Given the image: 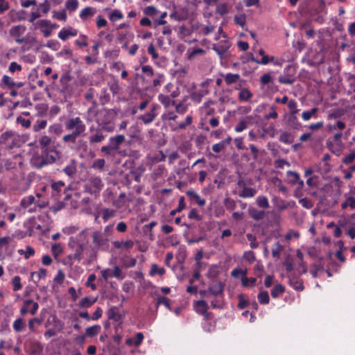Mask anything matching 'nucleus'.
Instances as JSON below:
<instances>
[{
  "label": "nucleus",
  "instance_id": "nucleus-63",
  "mask_svg": "<svg viewBox=\"0 0 355 355\" xmlns=\"http://www.w3.org/2000/svg\"><path fill=\"white\" fill-rule=\"evenodd\" d=\"M101 151L105 155H114L116 153L112 146L108 144L107 146H103L101 148Z\"/></svg>",
  "mask_w": 355,
  "mask_h": 355
},
{
  "label": "nucleus",
  "instance_id": "nucleus-37",
  "mask_svg": "<svg viewBox=\"0 0 355 355\" xmlns=\"http://www.w3.org/2000/svg\"><path fill=\"white\" fill-rule=\"evenodd\" d=\"M101 330V326L95 324L94 326L87 327L85 330V335L88 337H93L97 335Z\"/></svg>",
  "mask_w": 355,
  "mask_h": 355
},
{
  "label": "nucleus",
  "instance_id": "nucleus-3",
  "mask_svg": "<svg viewBox=\"0 0 355 355\" xmlns=\"http://www.w3.org/2000/svg\"><path fill=\"white\" fill-rule=\"evenodd\" d=\"M119 110L103 109L98 113L97 121L102 125V128L107 131H112L114 128L110 124L117 115Z\"/></svg>",
  "mask_w": 355,
  "mask_h": 355
},
{
  "label": "nucleus",
  "instance_id": "nucleus-50",
  "mask_svg": "<svg viewBox=\"0 0 355 355\" xmlns=\"http://www.w3.org/2000/svg\"><path fill=\"white\" fill-rule=\"evenodd\" d=\"M47 121L46 120H37L33 125V128L35 132H38L46 128Z\"/></svg>",
  "mask_w": 355,
  "mask_h": 355
},
{
  "label": "nucleus",
  "instance_id": "nucleus-34",
  "mask_svg": "<svg viewBox=\"0 0 355 355\" xmlns=\"http://www.w3.org/2000/svg\"><path fill=\"white\" fill-rule=\"evenodd\" d=\"M256 193L255 189L250 187H244L243 190L239 193L241 198H251L253 197Z\"/></svg>",
  "mask_w": 355,
  "mask_h": 355
},
{
  "label": "nucleus",
  "instance_id": "nucleus-49",
  "mask_svg": "<svg viewBox=\"0 0 355 355\" xmlns=\"http://www.w3.org/2000/svg\"><path fill=\"white\" fill-rule=\"evenodd\" d=\"M123 17L122 12L117 9L114 10L109 15V19L112 21L121 19Z\"/></svg>",
  "mask_w": 355,
  "mask_h": 355
},
{
  "label": "nucleus",
  "instance_id": "nucleus-42",
  "mask_svg": "<svg viewBox=\"0 0 355 355\" xmlns=\"http://www.w3.org/2000/svg\"><path fill=\"white\" fill-rule=\"evenodd\" d=\"M257 298L261 304H268L270 302L268 293L266 291L260 292L258 294Z\"/></svg>",
  "mask_w": 355,
  "mask_h": 355
},
{
  "label": "nucleus",
  "instance_id": "nucleus-4",
  "mask_svg": "<svg viewBox=\"0 0 355 355\" xmlns=\"http://www.w3.org/2000/svg\"><path fill=\"white\" fill-rule=\"evenodd\" d=\"M104 184L98 176L93 175L89 178L84 186L85 191L97 196L102 190Z\"/></svg>",
  "mask_w": 355,
  "mask_h": 355
},
{
  "label": "nucleus",
  "instance_id": "nucleus-15",
  "mask_svg": "<svg viewBox=\"0 0 355 355\" xmlns=\"http://www.w3.org/2000/svg\"><path fill=\"white\" fill-rule=\"evenodd\" d=\"M125 136L123 135H118L114 137H111L109 139V144L112 146V148L116 152L120 146L125 141Z\"/></svg>",
  "mask_w": 355,
  "mask_h": 355
},
{
  "label": "nucleus",
  "instance_id": "nucleus-28",
  "mask_svg": "<svg viewBox=\"0 0 355 355\" xmlns=\"http://www.w3.org/2000/svg\"><path fill=\"white\" fill-rule=\"evenodd\" d=\"M341 209L343 210H345L347 209L348 207L350 208V209L353 210L355 209V197L354 196H349L347 197L345 200L342 202Z\"/></svg>",
  "mask_w": 355,
  "mask_h": 355
},
{
  "label": "nucleus",
  "instance_id": "nucleus-30",
  "mask_svg": "<svg viewBox=\"0 0 355 355\" xmlns=\"http://www.w3.org/2000/svg\"><path fill=\"white\" fill-rule=\"evenodd\" d=\"M35 204H36V200H35V197L32 195L24 197L21 200V202H20L21 206L24 209L28 208L32 205H35Z\"/></svg>",
  "mask_w": 355,
  "mask_h": 355
},
{
  "label": "nucleus",
  "instance_id": "nucleus-32",
  "mask_svg": "<svg viewBox=\"0 0 355 355\" xmlns=\"http://www.w3.org/2000/svg\"><path fill=\"white\" fill-rule=\"evenodd\" d=\"M252 96V93L248 89L243 88L241 89L238 98L240 101H248Z\"/></svg>",
  "mask_w": 355,
  "mask_h": 355
},
{
  "label": "nucleus",
  "instance_id": "nucleus-21",
  "mask_svg": "<svg viewBox=\"0 0 355 355\" xmlns=\"http://www.w3.org/2000/svg\"><path fill=\"white\" fill-rule=\"evenodd\" d=\"M63 171L69 177L73 178L77 171L76 160L71 159L69 164L64 168Z\"/></svg>",
  "mask_w": 355,
  "mask_h": 355
},
{
  "label": "nucleus",
  "instance_id": "nucleus-56",
  "mask_svg": "<svg viewBox=\"0 0 355 355\" xmlns=\"http://www.w3.org/2000/svg\"><path fill=\"white\" fill-rule=\"evenodd\" d=\"M355 160V150H351L350 153L348 155L345 156L342 162L343 164L348 165L352 164Z\"/></svg>",
  "mask_w": 355,
  "mask_h": 355
},
{
  "label": "nucleus",
  "instance_id": "nucleus-1",
  "mask_svg": "<svg viewBox=\"0 0 355 355\" xmlns=\"http://www.w3.org/2000/svg\"><path fill=\"white\" fill-rule=\"evenodd\" d=\"M65 128L72 132L64 135L62 137V141L64 143L76 144L78 150L86 151L87 144L83 139L77 138L85 135L86 125L79 116L71 117L67 119L64 123Z\"/></svg>",
  "mask_w": 355,
  "mask_h": 355
},
{
  "label": "nucleus",
  "instance_id": "nucleus-20",
  "mask_svg": "<svg viewBox=\"0 0 355 355\" xmlns=\"http://www.w3.org/2000/svg\"><path fill=\"white\" fill-rule=\"evenodd\" d=\"M107 315L109 320L114 322H119L121 319V315L119 309L116 306H112L107 311Z\"/></svg>",
  "mask_w": 355,
  "mask_h": 355
},
{
  "label": "nucleus",
  "instance_id": "nucleus-25",
  "mask_svg": "<svg viewBox=\"0 0 355 355\" xmlns=\"http://www.w3.org/2000/svg\"><path fill=\"white\" fill-rule=\"evenodd\" d=\"M209 93V90L207 89H205V90H201V91H199V92H192L191 94H190V98L191 99V101H193V102H196V103H200L201 101H202V98L205 96L207 95V94Z\"/></svg>",
  "mask_w": 355,
  "mask_h": 355
},
{
  "label": "nucleus",
  "instance_id": "nucleus-57",
  "mask_svg": "<svg viewBox=\"0 0 355 355\" xmlns=\"http://www.w3.org/2000/svg\"><path fill=\"white\" fill-rule=\"evenodd\" d=\"M78 6V1L77 0H68L66 2L65 6L67 10L70 12L75 11Z\"/></svg>",
  "mask_w": 355,
  "mask_h": 355
},
{
  "label": "nucleus",
  "instance_id": "nucleus-26",
  "mask_svg": "<svg viewBox=\"0 0 355 355\" xmlns=\"http://www.w3.org/2000/svg\"><path fill=\"white\" fill-rule=\"evenodd\" d=\"M158 100L166 108L168 107L170 105H175V101L174 100H171L169 96L159 94L158 96Z\"/></svg>",
  "mask_w": 355,
  "mask_h": 355
},
{
  "label": "nucleus",
  "instance_id": "nucleus-13",
  "mask_svg": "<svg viewBox=\"0 0 355 355\" xmlns=\"http://www.w3.org/2000/svg\"><path fill=\"white\" fill-rule=\"evenodd\" d=\"M87 229H85L82 230L78 234L75 236H71L69 238V242L80 244L87 247L89 240H88V234H87Z\"/></svg>",
  "mask_w": 355,
  "mask_h": 355
},
{
  "label": "nucleus",
  "instance_id": "nucleus-11",
  "mask_svg": "<svg viewBox=\"0 0 355 355\" xmlns=\"http://www.w3.org/2000/svg\"><path fill=\"white\" fill-rule=\"evenodd\" d=\"M38 308L37 302H33L32 300H25L23 302V306L20 309V314L24 315L30 312L31 315H35Z\"/></svg>",
  "mask_w": 355,
  "mask_h": 355
},
{
  "label": "nucleus",
  "instance_id": "nucleus-44",
  "mask_svg": "<svg viewBox=\"0 0 355 355\" xmlns=\"http://www.w3.org/2000/svg\"><path fill=\"white\" fill-rule=\"evenodd\" d=\"M257 204L259 207L266 209L269 207L268 200L266 196H259L256 200Z\"/></svg>",
  "mask_w": 355,
  "mask_h": 355
},
{
  "label": "nucleus",
  "instance_id": "nucleus-8",
  "mask_svg": "<svg viewBox=\"0 0 355 355\" xmlns=\"http://www.w3.org/2000/svg\"><path fill=\"white\" fill-rule=\"evenodd\" d=\"M295 67L289 64L285 67L284 74L279 77L278 80L282 84L293 85L295 82Z\"/></svg>",
  "mask_w": 355,
  "mask_h": 355
},
{
  "label": "nucleus",
  "instance_id": "nucleus-14",
  "mask_svg": "<svg viewBox=\"0 0 355 355\" xmlns=\"http://www.w3.org/2000/svg\"><path fill=\"white\" fill-rule=\"evenodd\" d=\"M289 279V284L292 286L295 290L302 291L304 290V286L302 280L300 278L298 275H291L288 276Z\"/></svg>",
  "mask_w": 355,
  "mask_h": 355
},
{
  "label": "nucleus",
  "instance_id": "nucleus-39",
  "mask_svg": "<svg viewBox=\"0 0 355 355\" xmlns=\"http://www.w3.org/2000/svg\"><path fill=\"white\" fill-rule=\"evenodd\" d=\"M14 137V132L12 130H7L2 133L0 136V144H6L8 140L11 139Z\"/></svg>",
  "mask_w": 355,
  "mask_h": 355
},
{
  "label": "nucleus",
  "instance_id": "nucleus-29",
  "mask_svg": "<svg viewBox=\"0 0 355 355\" xmlns=\"http://www.w3.org/2000/svg\"><path fill=\"white\" fill-rule=\"evenodd\" d=\"M95 12V8L92 7H86L81 10L80 13V17L83 20H86L88 17H92Z\"/></svg>",
  "mask_w": 355,
  "mask_h": 355
},
{
  "label": "nucleus",
  "instance_id": "nucleus-31",
  "mask_svg": "<svg viewBox=\"0 0 355 355\" xmlns=\"http://www.w3.org/2000/svg\"><path fill=\"white\" fill-rule=\"evenodd\" d=\"M114 246L117 249L125 248V249H131L134 245V242L131 240H128L125 241H116L113 243Z\"/></svg>",
  "mask_w": 355,
  "mask_h": 355
},
{
  "label": "nucleus",
  "instance_id": "nucleus-36",
  "mask_svg": "<svg viewBox=\"0 0 355 355\" xmlns=\"http://www.w3.org/2000/svg\"><path fill=\"white\" fill-rule=\"evenodd\" d=\"M285 291V288L282 284L275 285L271 290V295L273 298L279 297Z\"/></svg>",
  "mask_w": 355,
  "mask_h": 355
},
{
  "label": "nucleus",
  "instance_id": "nucleus-40",
  "mask_svg": "<svg viewBox=\"0 0 355 355\" xmlns=\"http://www.w3.org/2000/svg\"><path fill=\"white\" fill-rule=\"evenodd\" d=\"M279 140L284 144H290L293 142V136L287 132H284L280 135Z\"/></svg>",
  "mask_w": 355,
  "mask_h": 355
},
{
  "label": "nucleus",
  "instance_id": "nucleus-41",
  "mask_svg": "<svg viewBox=\"0 0 355 355\" xmlns=\"http://www.w3.org/2000/svg\"><path fill=\"white\" fill-rule=\"evenodd\" d=\"M323 269L324 266L322 263H314L311 266L310 272L312 274L313 277L315 278L318 276V272Z\"/></svg>",
  "mask_w": 355,
  "mask_h": 355
},
{
  "label": "nucleus",
  "instance_id": "nucleus-18",
  "mask_svg": "<svg viewBox=\"0 0 355 355\" xmlns=\"http://www.w3.org/2000/svg\"><path fill=\"white\" fill-rule=\"evenodd\" d=\"M31 164L32 167L36 169H41L44 168V166H46L44 156H42L41 154L33 156V157L31 159Z\"/></svg>",
  "mask_w": 355,
  "mask_h": 355
},
{
  "label": "nucleus",
  "instance_id": "nucleus-45",
  "mask_svg": "<svg viewBox=\"0 0 355 355\" xmlns=\"http://www.w3.org/2000/svg\"><path fill=\"white\" fill-rule=\"evenodd\" d=\"M240 78V76L237 73H227L225 76V81L227 85L236 83Z\"/></svg>",
  "mask_w": 355,
  "mask_h": 355
},
{
  "label": "nucleus",
  "instance_id": "nucleus-52",
  "mask_svg": "<svg viewBox=\"0 0 355 355\" xmlns=\"http://www.w3.org/2000/svg\"><path fill=\"white\" fill-rule=\"evenodd\" d=\"M166 270L164 268H158L156 264H153L150 270V275L153 276L155 274H158L162 276L165 273Z\"/></svg>",
  "mask_w": 355,
  "mask_h": 355
},
{
  "label": "nucleus",
  "instance_id": "nucleus-43",
  "mask_svg": "<svg viewBox=\"0 0 355 355\" xmlns=\"http://www.w3.org/2000/svg\"><path fill=\"white\" fill-rule=\"evenodd\" d=\"M25 324L24 322V319L22 318H17L13 322V329L16 332H21L22 329L24 328Z\"/></svg>",
  "mask_w": 355,
  "mask_h": 355
},
{
  "label": "nucleus",
  "instance_id": "nucleus-62",
  "mask_svg": "<svg viewBox=\"0 0 355 355\" xmlns=\"http://www.w3.org/2000/svg\"><path fill=\"white\" fill-rule=\"evenodd\" d=\"M234 21L237 25L243 27L245 24V15L244 14L235 15Z\"/></svg>",
  "mask_w": 355,
  "mask_h": 355
},
{
  "label": "nucleus",
  "instance_id": "nucleus-47",
  "mask_svg": "<svg viewBox=\"0 0 355 355\" xmlns=\"http://www.w3.org/2000/svg\"><path fill=\"white\" fill-rule=\"evenodd\" d=\"M96 301V299H91L88 297H85L79 302V306L82 308H87L91 306Z\"/></svg>",
  "mask_w": 355,
  "mask_h": 355
},
{
  "label": "nucleus",
  "instance_id": "nucleus-35",
  "mask_svg": "<svg viewBox=\"0 0 355 355\" xmlns=\"http://www.w3.org/2000/svg\"><path fill=\"white\" fill-rule=\"evenodd\" d=\"M102 212V218L104 220V222H106L110 218H112L115 216L116 215V211L114 209H101Z\"/></svg>",
  "mask_w": 355,
  "mask_h": 355
},
{
  "label": "nucleus",
  "instance_id": "nucleus-38",
  "mask_svg": "<svg viewBox=\"0 0 355 355\" xmlns=\"http://www.w3.org/2000/svg\"><path fill=\"white\" fill-rule=\"evenodd\" d=\"M318 111V109L317 107H313L310 110L304 111L302 114V118L304 121H309L312 116H315Z\"/></svg>",
  "mask_w": 355,
  "mask_h": 355
},
{
  "label": "nucleus",
  "instance_id": "nucleus-53",
  "mask_svg": "<svg viewBox=\"0 0 355 355\" xmlns=\"http://www.w3.org/2000/svg\"><path fill=\"white\" fill-rule=\"evenodd\" d=\"M110 95L107 92V89L105 88L101 89V94L99 97V101L101 105H105V103L110 101Z\"/></svg>",
  "mask_w": 355,
  "mask_h": 355
},
{
  "label": "nucleus",
  "instance_id": "nucleus-59",
  "mask_svg": "<svg viewBox=\"0 0 355 355\" xmlns=\"http://www.w3.org/2000/svg\"><path fill=\"white\" fill-rule=\"evenodd\" d=\"M345 123L341 121H338L336 124H329L327 125V128L329 131L334 130L336 128L339 130H343L345 128Z\"/></svg>",
  "mask_w": 355,
  "mask_h": 355
},
{
  "label": "nucleus",
  "instance_id": "nucleus-7",
  "mask_svg": "<svg viewBox=\"0 0 355 355\" xmlns=\"http://www.w3.org/2000/svg\"><path fill=\"white\" fill-rule=\"evenodd\" d=\"M41 155L44 156L45 164L47 166L55 163L60 159L61 153L53 147H51L42 149Z\"/></svg>",
  "mask_w": 355,
  "mask_h": 355
},
{
  "label": "nucleus",
  "instance_id": "nucleus-33",
  "mask_svg": "<svg viewBox=\"0 0 355 355\" xmlns=\"http://www.w3.org/2000/svg\"><path fill=\"white\" fill-rule=\"evenodd\" d=\"M327 146L331 153L337 155H338L341 151V144L339 143L334 144L332 141L328 140L327 141Z\"/></svg>",
  "mask_w": 355,
  "mask_h": 355
},
{
  "label": "nucleus",
  "instance_id": "nucleus-12",
  "mask_svg": "<svg viewBox=\"0 0 355 355\" xmlns=\"http://www.w3.org/2000/svg\"><path fill=\"white\" fill-rule=\"evenodd\" d=\"M159 107L158 105L153 104L150 111L144 114L140 115L138 119L141 121L144 124L152 123L157 116V110Z\"/></svg>",
  "mask_w": 355,
  "mask_h": 355
},
{
  "label": "nucleus",
  "instance_id": "nucleus-22",
  "mask_svg": "<svg viewBox=\"0 0 355 355\" xmlns=\"http://www.w3.org/2000/svg\"><path fill=\"white\" fill-rule=\"evenodd\" d=\"M78 34V31L73 28H69L68 29L62 28L58 33V37L63 41H65L69 36H76Z\"/></svg>",
  "mask_w": 355,
  "mask_h": 355
},
{
  "label": "nucleus",
  "instance_id": "nucleus-2",
  "mask_svg": "<svg viewBox=\"0 0 355 355\" xmlns=\"http://www.w3.org/2000/svg\"><path fill=\"white\" fill-rule=\"evenodd\" d=\"M93 243V248L92 249L91 258H94L96 257V253L98 250H107L110 244L109 238H107L101 231L95 230L92 232L91 235Z\"/></svg>",
  "mask_w": 355,
  "mask_h": 355
},
{
  "label": "nucleus",
  "instance_id": "nucleus-48",
  "mask_svg": "<svg viewBox=\"0 0 355 355\" xmlns=\"http://www.w3.org/2000/svg\"><path fill=\"white\" fill-rule=\"evenodd\" d=\"M6 85L9 89H11L14 87H15V82H14L10 77H9L7 75H3L2 80H1V84Z\"/></svg>",
  "mask_w": 355,
  "mask_h": 355
},
{
  "label": "nucleus",
  "instance_id": "nucleus-64",
  "mask_svg": "<svg viewBox=\"0 0 355 355\" xmlns=\"http://www.w3.org/2000/svg\"><path fill=\"white\" fill-rule=\"evenodd\" d=\"M105 161L104 159H98L94 162L92 167L95 169L102 170L105 166Z\"/></svg>",
  "mask_w": 355,
  "mask_h": 355
},
{
  "label": "nucleus",
  "instance_id": "nucleus-61",
  "mask_svg": "<svg viewBox=\"0 0 355 355\" xmlns=\"http://www.w3.org/2000/svg\"><path fill=\"white\" fill-rule=\"evenodd\" d=\"M247 239L250 242V245L251 248H257L259 245L258 242L257 241V238L252 234H246Z\"/></svg>",
  "mask_w": 355,
  "mask_h": 355
},
{
  "label": "nucleus",
  "instance_id": "nucleus-16",
  "mask_svg": "<svg viewBox=\"0 0 355 355\" xmlns=\"http://www.w3.org/2000/svg\"><path fill=\"white\" fill-rule=\"evenodd\" d=\"M247 273H248L247 269L242 270L240 268H234L231 272V275L234 278H239L241 277L243 286H247V282L248 281V278L246 276Z\"/></svg>",
  "mask_w": 355,
  "mask_h": 355
},
{
  "label": "nucleus",
  "instance_id": "nucleus-55",
  "mask_svg": "<svg viewBox=\"0 0 355 355\" xmlns=\"http://www.w3.org/2000/svg\"><path fill=\"white\" fill-rule=\"evenodd\" d=\"M282 248V245L279 243V241H277L272 248V257L275 258H278L279 257V254Z\"/></svg>",
  "mask_w": 355,
  "mask_h": 355
},
{
  "label": "nucleus",
  "instance_id": "nucleus-60",
  "mask_svg": "<svg viewBox=\"0 0 355 355\" xmlns=\"http://www.w3.org/2000/svg\"><path fill=\"white\" fill-rule=\"evenodd\" d=\"M12 284L13 286L14 291H19L22 288V285L21 284V278L19 276H15L12 280Z\"/></svg>",
  "mask_w": 355,
  "mask_h": 355
},
{
  "label": "nucleus",
  "instance_id": "nucleus-19",
  "mask_svg": "<svg viewBox=\"0 0 355 355\" xmlns=\"http://www.w3.org/2000/svg\"><path fill=\"white\" fill-rule=\"evenodd\" d=\"M26 28L23 25L12 26L9 31V35L16 38H21V36L25 33Z\"/></svg>",
  "mask_w": 355,
  "mask_h": 355
},
{
  "label": "nucleus",
  "instance_id": "nucleus-10",
  "mask_svg": "<svg viewBox=\"0 0 355 355\" xmlns=\"http://www.w3.org/2000/svg\"><path fill=\"white\" fill-rule=\"evenodd\" d=\"M193 308L196 312L202 315L205 320H209L211 318V313L207 311L209 306L205 300H200L195 302Z\"/></svg>",
  "mask_w": 355,
  "mask_h": 355
},
{
  "label": "nucleus",
  "instance_id": "nucleus-54",
  "mask_svg": "<svg viewBox=\"0 0 355 355\" xmlns=\"http://www.w3.org/2000/svg\"><path fill=\"white\" fill-rule=\"evenodd\" d=\"M47 205V202L44 200H36V204H35V206L33 207H30L28 209V211L30 213L35 212L37 211V208H44Z\"/></svg>",
  "mask_w": 355,
  "mask_h": 355
},
{
  "label": "nucleus",
  "instance_id": "nucleus-23",
  "mask_svg": "<svg viewBox=\"0 0 355 355\" xmlns=\"http://www.w3.org/2000/svg\"><path fill=\"white\" fill-rule=\"evenodd\" d=\"M248 214L250 216L256 221L262 220L265 216L264 211L258 210L254 207H250L248 209Z\"/></svg>",
  "mask_w": 355,
  "mask_h": 355
},
{
  "label": "nucleus",
  "instance_id": "nucleus-24",
  "mask_svg": "<svg viewBox=\"0 0 355 355\" xmlns=\"http://www.w3.org/2000/svg\"><path fill=\"white\" fill-rule=\"evenodd\" d=\"M187 196L194 200L200 207H203L206 202L205 200L201 198L200 196L196 193L193 190H189L186 192Z\"/></svg>",
  "mask_w": 355,
  "mask_h": 355
},
{
  "label": "nucleus",
  "instance_id": "nucleus-9",
  "mask_svg": "<svg viewBox=\"0 0 355 355\" xmlns=\"http://www.w3.org/2000/svg\"><path fill=\"white\" fill-rule=\"evenodd\" d=\"M232 44L227 39L222 40L218 44H214L212 45V49L214 50L218 55L220 58L222 60L226 55Z\"/></svg>",
  "mask_w": 355,
  "mask_h": 355
},
{
  "label": "nucleus",
  "instance_id": "nucleus-46",
  "mask_svg": "<svg viewBox=\"0 0 355 355\" xmlns=\"http://www.w3.org/2000/svg\"><path fill=\"white\" fill-rule=\"evenodd\" d=\"M288 125L293 129H299L301 127V123L298 121L295 114L291 115L288 119Z\"/></svg>",
  "mask_w": 355,
  "mask_h": 355
},
{
  "label": "nucleus",
  "instance_id": "nucleus-6",
  "mask_svg": "<svg viewBox=\"0 0 355 355\" xmlns=\"http://www.w3.org/2000/svg\"><path fill=\"white\" fill-rule=\"evenodd\" d=\"M69 248L72 250L73 252L69 254L67 257L68 259L71 262L78 261L80 262L84 257V252L87 250V247L69 242Z\"/></svg>",
  "mask_w": 355,
  "mask_h": 355
},
{
  "label": "nucleus",
  "instance_id": "nucleus-27",
  "mask_svg": "<svg viewBox=\"0 0 355 355\" xmlns=\"http://www.w3.org/2000/svg\"><path fill=\"white\" fill-rule=\"evenodd\" d=\"M64 187V182L62 181H58L54 182L51 184L52 189V196L54 197H58L60 196V192L62 191V189Z\"/></svg>",
  "mask_w": 355,
  "mask_h": 355
},
{
  "label": "nucleus",
  "instance_id": "nucleus-51",
  "mask_svg": "<svg viewBox=\"0 0 355 355\" xmlns=\"http://www.w3.org/2000/svg\"><path fill=\"white\" fill-rule=\"evenodd\" d=\"M287 176L289 178V183L292 184H296L300 179V175L295 171H287Z\"/></svg>",
  "mask_w": 355,
  "mask_h": 355
},
{
  "label": "nucleus",
  "instance_id": "nucleus-58",
  "mask_svg": "<svg viewBox=\"0 0 355 355\" xmlns=\"http://www.w3.org/2000/svg\"><path fill=\"white\" fill-rule=\"evenodd\" d=\"M144 15L147 16H155L157 14L158 10L154 6H148L143 10Z\"/></svg>",
  "mask_w": 355,
  "mask_h": 355
},
{
  "label": "nucleus",
  "instance_id": "nucleus-17",
  "mask_svg": "<svg viewBox=\"0 0 355 355\" xmlns=\"http://www.w3.org/2000/svg\"><path fill=\"white\" fill-rule=\"evenodd\" d=\"M105 139V135H104L101 130L98 129L95 132V133L92 134L89 137V142L90 145H94L95 144H99L104 141Z\"/></svg>",
  "mask_w": 355,
  "mask_h": 355
},
{
  "label": "nucleus",
  "instance_id": "nucleus-5",
  "mask_svg": "<svg viewBox=\"0 0 355 355\" xmlns=\"http://www.w3.org/2000/svg\"><path fill=\"white\" fill-rule=\"evenodd\" d=\"M224 284L222 282H217L216 284H211L208 289L210 295L214 296L216 298L211 301V306L213 309H220L222 306L220 304L219 300L218 297L222 296L224 291Z\"/></svg>",
  "mask_w": 355,
  "mask_h": 355
}]
</instances>
